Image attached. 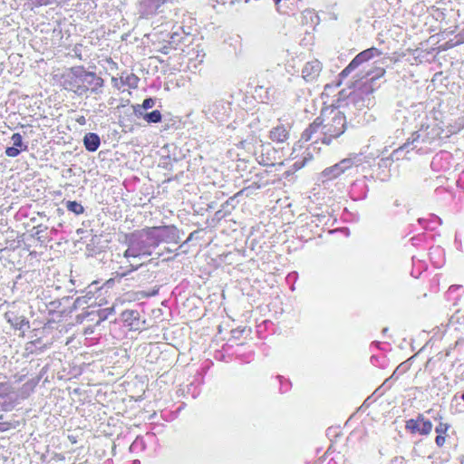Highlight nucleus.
<instances>
[{
	"instance_id": "obj_36",
	"label": "nucleus",
	"mask_w": 464,
	"mask_h": 464,
	"mask_svg": "<svg viewBox=\"0 0 464 464\" xmlns=\"http://www.w3.org/2000/svg\"><path fill=\"white\" fill-rule=\"evenodd\" d=\"M290 385H291V383H290V382H288V381H286L285 384H283V383H282V384H281V388H280L281 392H287V391H288V387H289Z\"/></svg>"
},
{
	"instance_id": "obj_10",
	"label": "nucleus",
	"mask_w": 464,
	"mask_h": 464,
	"mask_svg": "<svg viewBox=\"0 0 464 464\" xmlns=\"http://www.w3.org/2000/svg\"><path fill=\"white\" fill-rule=\"evenodd\" d=\"M353 164L354 161L352 158H346L338 163L324 169L321 173L323 182L338 178L345 170L351 169Z\"/></svg>"
},
{
	"instance_id": "obj_40",
	"label": "nucleus",
	"mask_w": 464,
	"mask_h": 464,
	"mask_svg": "<svg viewBox=\"0 0 464 464\" xmlns=\"http://www.w3.org/2000/svg\"><path fill=\"white\" fill-rule=\"evenodd\" d=\"M274 2V4L277 6V10H279V3L282 1V0H272Z\"/></svg>"
},
{
	"instance_id": "obj_37",
	"label": "nucleus",
	"mask_w": 464,
	"mask_h": 464,
	"mask_svg": "<svg viewBox=\"0 0 464 464\" xmlns=\"http://www.w3.org/2000/svg\"><path fill=\"white\" fill-rule=\"evenodd\" d=\"M34 2L40 5H48L52 4V0H34Z\"/></svg>"
},
{
	"instance_id": "obj_26",
	"label": "nucleus",
	"mask_w": 464,
	"mask_h": 464,
	"mask_svg": "<svg viewBox=\"0 0 464 464\" xmlns=\"http://www.w3.org/2000/svg\"><path fill=\"white\" fill-rule=\"evenodd\" d=\"M93 298L92 290H88L84 295L78 296L73 303V308L78 309L83 305H89L90 300Z\"/></svg>"
},
{
	"instance_id": "obj_48",
	"label": "nucleus",
	"mask_w": 464,
	"mask_h": 464,
	"mask_svg": "<svg viewBox=\"0 0 464 464\" xmlns=\"http://www.w3.org/2000/svg\"><path fill=\"white\" fill-rule=\"evenodd\" d=\"M26 386H27V384H24V386H23V388H22V389H23V390H24V389H25V387H26Z\"/></svg>"
},
{
	"instance_id": "obj_18",
	"label": "nucleus",
	"mask_w": 464,
	"mask_h": 464,
	"mask_svg": "<svg viewBox=\"0 0 464 464\" xmlns=\"http://www.w3.org/2000/svg\"><path fill=\"white\" fill-rule=\"evenodd\" d=\"M211 173L208 174L205 178V188L206 187H222L223 186V177L221 172H218L216 169H211Z\"/></svg>"
},
{
	"instance_id": "obj_7",
	"label": "nucleus",
	"mask_w": 464,
	"mask_h": 464,
	"mask_svg": "<svg viewBox=\"0 0 464 464\" xmlns=\"http://www.w3.org/2000/svg\"><path fill=\"white\" fill-rule=\"evenodd\" d=\"M159 246L160 243H178L179 230L175 226H160L148 227Z\"/></svg>"
},
{
	"instance_id": "obj_39",
	"label": "nucleus",
	"mask_w": 464,
	"mask_h": 464,
	"mask_svg": "<svg viewBox=\"0 0 464 464\" xmlns=\"http://www.w3.org/2000/svg\"><path fill=\"white\" fill-rule=\"evenodd\" d=\"M73 51H74V53H75V55H76L80 60H82V57L81 53H80V52L78 53V47H77V46H75V48H74V50H73Z\"/></svg>"
},
{
	"instance_id": "obj_35",
	"label": "nucleus",
	"mask_w": 464,
	"mask_h": 464,
	"mask_svg": "<svg viewBox=\"0 0 464 464\" xmlns=\"http://www.w3.org/2000/svg\"><path fill=\"white\" fill-rule=\"evenodd\" d=\"M11 428L9 422H0V431L8 430Z\"/></svg>"
},
{
	"instance_id": "obj_21",
	"label": "nucleus",
	"mask_w": 464,
	"mask_h": 464,
	"mask_svg": "<svg viewBox=\"0 0 464 464\" xmlns=\"http://www.w3.org/2000/svg\"><path fill=\"white\" fill-rule=\"evenodd\" d=\"M155 102L156 100L154 98H146L142 104L140 105V104H136V105H133V112L135 114L136 117H139L140 115H143V113H145V111L146 110H149L150 108H152L154 105H155Z\"/></svg>"
},
{
	"instance_id": "obj_32",
	"label": "nucleus",
	"mask_w": 464,
	"mask_h": 464,
	"mask_svg": "<svg viewBox=\"0 0 464 464\" xmlns=\"http://www.w3.org/2000/svg\"><path fill=\"white\" fill-rule=\"evenodd\" d=\"M138 447H141L142 449L145 448V443L143 441V440L141 439H139L137 438L133 442L132 444L130 445V450H133L134 449L138 448Z\"/></svg>"
},
{
	"instance_id": "obj_23",
	"label": "nucleus",
	"mask_w": 464,
	"mask_h": 464,
	"mask_svg": "<svg viewBox=\"0 0 464 464\" xmlns=\"http://www.w3.org/2000/svg\"><path fill=\"white\" fill-rule=\"evenodd\" d=\"M120 79L123 85L131 89H136L140 82V78L134 73H122Z\"/></svg>"
},
{
	"instance_id": "obj_29",
	"label": "nucleus",
	"mask_w": 464,
	"mask_h": 464,
	"mask_svg": "<svg viewBox=\"0 0 464 464\" xmlns=\"http://www.w3.org/2000/svg\"><path fill=\"white\" fill-rule=\"evenodd\" d=\"M444 156L448 157V153L440 152L433 157L430 163V166L433 169H438L440 167V163L444 160Z\"/></svg>"
},
{
	"instance_id": "obj_47",
	"label": "nucleus",
	"mask_w": 464,
	"mask_h": 464,
	"mask_svg": "<svg viewBox=\"0 0 464 464\" xmlns=\"http://www.w3.org/2000/svg\"><path fill=\"white\" fill-rule=\"evenodd\" d=\"M387 330H388L387 328H384V329L382 330V332H383V333H386V332H387Z\"/></svg>"
},
{
	"instance_id": "obj_24",
	"label": "nucleus",
	"mask_w": 464,
	"mask_h": 464,
	"mask_svg": "<svg viewBox=\"0 0 464 464\" xmlns=\"http://www.w3.org/2000/svg\"><path fill=\"white\" fill-rule=\"evenodd\" d=\"M138 118H142L148 123H158L162 120V115L159 110H154L150 112H145L143 115H140Z\"/></svg>"
},
{
	"instance_id": "obj_5",
	"label": "nucleus",
	"mask_w": 464,
	"mask_h": 464,
	"mask_svg": "<svg viewBox=\"0 0 464 464\" xmlns=\"http://www.w3.org/2000/svg\"><path fill=\"white\" fill-rule=\"evenodd\" d=\"M157 263L150 259L148 263L140 264L137 266L130 265V268L122 273H118L121 277H126L133 272H137L131 279L135 280L140 285L151 283L156 278V271L151 267H156Z\"/></svg>"
},
{
	"instance_id": "obj_9",
	"label": "nucleus",
	"mask_w": 464,
	"mask_h": 464,
	"mask_svg": "<svg viewBox=\"0 0 464 464\" xmlns=\"http://www.w3.org/2000/svg\"><path fill=\"white\" fill-rule=\"evenodd\" d=\"M173 0H140L137 5V12L141 18H150L161 13V7Z\"/></svg>"
},
{
	"instance_id": "obj_34",
	"label": "nucleus",
	"mask_w": 464,
	"mask_h": 464,
	"mask_svg": "<svg viewBox=\"0 0 464 464\" xmlns=\"http://www.w3.org/2000/svg\"><path fill=\"white\" fill-rule=\"evenodd\" d=\"M273 91V93L275 92V90L272 89V88H266L265 90V92H266V96L264 97V99H266V101H263V102H269L271 101V97H270V92Z\"/></svg>"
},
{
	"instance_id": "obj_43",
	"label": "nucleus",
	"mask_w": 464,
	"mask_h": 464,
	"mask_svg": "<svg viewBox=\"0 0 464 464\" xmlns=\"http://www.w3.org/2000/svg\"><path fill=\"white\" fill-rule=\"evenodd\" d=\"M193 236H194V233H191L189 235V237H188L187 242L190 241L192 239Z\"/></svg>"
},
{
	"instance_id": "obj_20",
	"label": "nucleus",
	"mask_w": 464,
	"mask_h": 464,
	"mask_svg": "<svg viewBox=\"0 0 464 464\" xmlns=\"http://www.w3.org/2000/svg\"><path fill=\"white\" fill-rule=\"evenodd\" d=\"M121 317L131 327L139 328L140 313L137 310H125L122 312Z\"/></svg>"
},
{
	"instance_id": "obj_31",
	"label": "nucleus",
	"mask_w": 464,
	"mask_h": 464,
	"mask_svg": "<svg viewBox=\"0 0 464 464\" xmlns=\"http://www.w3.org/2000/svg\"><path fill=\"white\" fill-rule=\"evenodd\" d=\"M10 384L8 382H0V397H3L10 392Z\"/></svg>"
},
{
	"instance_id": "obj_3",
	"label": "nucleus",
	"mask_w": 464,
	"mask_h": 464,
	"mask_svg": "<svg viewBox=\"0 0 464 464\" xmlns=\"http://www.w3.org/2000/svg\"><path fill=\"white\" fill-rule=\"evenodd\" d=\"M320 136L316 137L314 142L320 140L323 144L330 145L334 140L344 133L347 127V121L344 112L336 108L322 111Z\"/></svg>"
},
{
	"instance_id": "obj_15",
	"label": "nucleus",
	"mask_w": 464,
	"mask_h": 464,
	"mask_svg": "<svg viewBox=\"0 0 464 464\" xmlns=\"http://www.w3.org/2000/svg\"><path fill=\"white\" fill-rule=\"evenodd\" d=\"M5 318L14 330H24L30 327L29 320L24 315H17L14 312H6Z\"/></svg>"
},
{
	"instance_id": "obj_42",
	"label": "nucleus",
	"mask_w": 464,
	"mask_h": 464,
	"mask_svg": "<svg viewBox=\"0 0 464 464\" xmlns=\"http://www.w3.org/2000/svg\"><path fill=\"white\" fill-rule=\"evenodd\" d=\"M461 41H464V30L459 34Z\"/></svg>"
},
{
	"instance_id": "obj_2",
	"label": "nucleus",
	"mask_w": 464,
	"mask_h": 464,
	"mask_svg": "<svg viewBox=\"0 0 464 464\" xmlns=\"http://www.w3.org/2000/svg\"><path fill=\"white\" fill-rule=\"evenodd\" d=\"M103 82V79L95 72L86 71L83 66H74L64 78L63 86L68 91L82 95L89 90L98 92Z\"/></svg>"
},
{
	"instance_id": "obj_12",
	"label": "nucleus",
	"mask_w": 464,
	"mask_h": 464,
	"mask_svg": "<svg viewBox=\"0 0 464 464\" xmlns=\"http://www.w3.org/2000/svg\"><path fill=\"white\" fill-rule=\"evenodd\" d=\"M208 112L210 114L211 122H213L214 120L218 122H223L229 116V103L224 101H218L209 106Z\"/></svg>"
},
{
	"instance_id": "obj_45",
	"label": "nucleus",
	"mask_w": 464,
	"mask_h": 464,
	"mask_svg": "<svg viewBox=\"0 0 464 464\" xmlns=\"http://www.w3.org/2000/svg\"><path fill=\"white\" fill-rule=\"evenodd\" d=\"M134 464H140V461L139 460H135Z\"/></svg>"
},
{
	"instance_id": "obj_17",
	"label": "nucleus",
	"mask_w": 464,
	"mask_h": 464,
	"mask_svg": "<svg viewBox=\"0 0 464 464\" xmlns=\"http://www.w3.org/2000/svg\"><path fill=\"white\" fill-rule=\"evenodd\" d=\"M83 145L86 150L90 152L96 151L101 145V138L97 133L88 132L83 137Z\"/></svg>"
},
{
	"instance_id": "obj_16",
	"label": "nucleus",
	"mask_w": 464,
	"mask_h": 464,
	"mask_svg": "<svg viewBox=\"0 0 464 464\" xmlns=\"http://www.w3.org/2000/svg\"><path fill=\"white\" fill-rule=\"evenodd\" d=\"M323 121L320 117H317L302 133L301 140L309 141L315 134L321 132V126Z\"/></svg>"
},
{
	"instance_id": "obj_46",
	"label": "nucleus",
	"mask_w": 464,
	"mask_h": 464,
	"mask_svg": "<svg viewBox=\"0 0 464 464\" xmlns=\"http://www.w3.org/2000/svg\"><path fill=\"white\" fill-rule=\"evenodd\" d=\"M418 221H419L420 223H422L423 219L419 218V220H418Z\"/></svg>"
},
{
	"instance_id": "obj_25",
	"label": "nucleus",
	"mask_w": 464,
	"mask_h": 464,
	"mask_svg": "<svg viewBox=\"0 0 464 464\" xmlns=\"http://www.w3.org/2000/svg\"><path fill=\"white\" fill-rule=\"evenodd\" d=\"M124 257H140L142 256L140 252L139 251V248L137 247L135 242L132 240L131 237L129 239L128 242V248L123 254Z\"/></svg>"
},
{
	"instance_id": "obj_6",
	"label": "nucleus",
	"mask_w": 464,
	"mask_h": 464,
	"mask_svg": "<svg viewBox=\"0 0 464 464\" xmlns=\"http://www.w3.org/2000/svg\"><path fill=\"white\" fill-rule=\"evenodd\" d=\"M382 52L375 47H371L359 53L350 62V63L340 72L339 77L343 79L347 77L351 72L356 70L357 72L361 70H368L370 67L366 66L365 63L372 58L380 56Z\"/></svg>"
},
{
	"instance_id": "obj_27",
	"label": "nucleus",
	"mask_w": 464,
	"mask_h": 464,
	"mask_svg": "<svg viewBox=\"0 0 464 464\" xmlns=\"http://www.w3.org/2000/svg\"><path fill=\"white\" fill-rule=\"evenodd\" d=\"M65 207H66L67 210L74 213L75 215H81L84 212L83 206L77 201L68 200L65 202Z\"/></svg>"
},
{
	"instance_id": "obj_11",
	"label": "nucleus",
	"mask_w": 464,
	"mask_h": 464,
	"mask_svg": "<svg viewBox=\"0 0 464 464\" xmlns=\"http://www.w3.org/2000/svg\"><path fill=\"white\" fill-rule=\"evenodd\" d=\"M432 423L423 414H418L416 419H410L406 421L405 428L411 433L429 435L432 430Z\"/></svg>"
},
{
	"instance_id": "obj_44",
	"label": "nucleus",
	"mask_w": 464,
	"mask_h": 464,
	"mask_svg": "<svg viewBox=\"0 0 464 464\" xmlns=\"http://www.w3.org/2000/svg\"><path fill=\"white\" fill-rule=\"evenodd\" d=\"M461 399L464 401V392L461 394Z\"/></svg>"
},
{
	"instance_id": "obj_13",
	"label": "nucleus",
	"mask_w": 464,
	"mask_h": 464,
	"mask_svg": "<svg viewBox=\"0 0 464 464\" xmlns=\"http://www.w3.org/2000/svg\"><path fill=\"white\" fill-rule=\"evenodd\" d=\"M322 71V63L318 60L307 62L303 70L302 76L306 82L315 81Z\"/></svg>"
},
{
	"instance_id": "obj_22",
	"label": "nucleus",
	"mask_w": 464,
	"mask_h": 464,
	"mask_svg": "<svg viewBox=\"0 0 464 464\" xmlns=\"http://www.w3.org/2000/svg\"><path fill=\"white\" fill-rule=\"evenodd\" d=\"M47 229H48L47 226L39 224L33 227L32 237L36 238V240L38 242H40L41 244H44L49 240L48 237H46V235L44 234Z\"/></svg>"
},
{
	"instance_id": "obj_8",
	"label": "nucleus",
	"mask_w": 464,
	"mask_h": 464,
	"mask_svg": "<svg viewBox=\"0 0 464 464\" xmlns=\"http://www.w3.org/2000/svg\"><path fill=\"white\" fill-rule=\"evenodd\" d=\"M132 240L135 242L142 256H150L152 250L158 246L153 235L147 227L140 235H132Z\"/></svg>"
},
{
	"instance_id": "obj_4",
	"label": "nucleus",
	"mask_w": 464,
	"mask_h": 464,
	"mask_svg": "<svg viewBox=\"0 0 464 464\" xmlns=\"http://www.w3.org/2000/svg\"><path fill=\"white\" fill-rule=\"evenodd\" d=\"M439 134V130L436 128L421 127L419 130L413 132L403 145L392 152V160H400L403 151L409 152L412 150H423L428 145H431Z\"/></svg>"
},
{
	"instance_id": "obj_30",
	"label": "nucleus",
	"mask_w": 464,
	"mask_h": 464,
	"mask_svg": "<svg viewBox=\"0 0 464 464\" xmlns=\"http://www.w3.org/2000/svg\"><path fill=\"white\" fill-rule=\"evenodd\" d=\"M450 424L448 423H443V422H440L436 428H435V432L438 434V435H444L447 433V431L449 430L450 429Z\"/></svg>"
},
{
	"instance_id": "obj_28",
	"label": "nucleus",
	"mask_w": 464,
	"mask_h": 464,
	"mask_svg": "<svg viewBox=\"0 0 464 464\" xmlns=\"http://www.w3.org/2000/svg\"><path fill=\"white\" fill-rule=\"evenodd\" d=\"M406 371H407V367L404 365V363H401V364H400V365L395 369V371L393 372V373L392 374V376H391L390 378L386 379V380L384 381V382L382 383V385L377 389V391H378V390H380V389H382V387L386 386V385H387V383H388L391 380H392V379H397V374H401V373L405 372Z\"/></svg>"
},
{
	"instance_id": "obj_14",
	"label": "nucleus",
	"mask_w": 464,
	"mask_h": 464,
	"mask_svg": "<svg viewBox=\"0 0 464 464\" xmlns=\"http://www.w3.org/2000/svg\"><path fill=\"white\" fill-rule=\"evenodd\" d=\"M11 140L13 141V146L5 149L6 156L15 158L21 153V151H26L28 150V146L23 142V138L20 133H14Z\"/></svg>"
},
{
	"instance_id": "obj_1",
	"label": "nucleus",
	"mask_w": 464,
	"mask_h": 464,
	"mask_svg": "<svg viewBox=\"0 0 464 464\" xmlns=\"http://www.w3.org/2000/svg\"><path fill=\"white\" fill-rule=\"evenodd\" d=\"M385 74V69L380 66H371L368 70L356 72L353 78L355 90L350 100L355 107L362 109L374 105L373 92L381 87L380 79Z\"/></svg>"
},
{
	"instance_id": "obj_19",
	"label": "nucleus",
	"mask_w": 464,
	"mask_h": 464,
	"mask_svg": "<svg viewBox=\"0 0 464 464\" xmlns=\"http://www.w3.org/2000/svg\"><path fill=\"white\" fill-rule=\"evenodd\" d=\"M288 130L284 125H278L270 130V139L276 142H284L288 139Z\"/></svg>"
},
{
	"instance_id": "obj_41",
	"label": "nucleus",
	"mask_w": 464,
	"mask_h": 464,
	"mask_svg": "<svg viewBox=\"0 0 464 464\" xmlns=\"http://www.w3.org/2000/svg\"><path fill=\"white\" fill-rule=\"evenodd\" d=\"M78 122H79L80 124H83V123L85 122V119H84V117H81V119H79V120H78Z\"/></svg>"
},
{
	"instance_id": "obj_38",
	"label": "nucleus",
	"mask_w": 464,
	"mask_h": 464,
	"mask_svg": "<svg viewBox=\"0 0 464 464\" xmlns=\"http://www.w3.org/2000/svg\"><path fill=\"white\" fill-rule=\"evenodd\" d=\"M392 464H404V459L402 457L395 458Z\"/></svg>"
},
{
	"instance_id": "obj_33",
	"label": "nucleus",
	"mask_w": 464,
	"mask_h": 464,
	"mask_svg": "<svg viewBox=\"0 0 464 464\" xmlns=\"http://www.w3.org/2000/svg\"><path fill=\"white\" fill-rule=\"evenodd\" d=\"M445 437L443 435H437L436 439H435V443L438 447H442L445 443Z\"/></svg>"
}]
</instances>
